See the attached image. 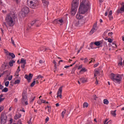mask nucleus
Returning a JSON list of instances; mask_svg holds the SVG:
<instances>
[{
  "label": "nucleus",
  "mask_w": 124,
  "mask_h": 124,
  "mask_svg": "<svg viewBox=\"0 0 124 124\" xmlns=\"http://www.w3.org/2000/svg\"><path fill=\"white\" fill-rule=\"evenodd\" d=\"M86 72V69L85 68H82V69H81V70L80 71V72Z\"/></svg>",
  "instance_id": "obj_40"
},
{
  "label": "nucleus",
  "mask_w": 124,
  "mask_h": 124,
  "mask_svg": "<svg viewBox=\"0 0 124 124\" xmlns=\"http://www.w3.org/2000/svg\"><path fill=\"white\" fill-rule=\"evenodd\" d=\"M84 63H86V62H89V59L86 58H84Z\"/></svg>",
  "instance_id": "obj_38"
},
{
  "label": "nucleus",
  "mask_w": 124,
  "mask_h": 124,
  "mask_svg": "<svg viewBox=\"0 0 124 124\" xmlns=\"http://www.w3.org/2000/svg\"><path fill=\"white\" fill-rule=\"evenodd\" d=\"M45 48H46L44 47H41L40 48V51H44V52H45Z\"/></svg>",
  "instance_id": "obj_35"
},
{
  "label": "nucleus",
  "mask_w": 124,
  "mask_h": 124,
  "mask_svg": "<svg viewBox=\"0 0 124 124\" xmlns=\"http://www.w3.org/2000/svg\"><path fill=\"white\" fill-rule=\"evenodd\" d=\"M4 109V107H0V112H1V111H2Z\"/></svg>",
  "instance_id": "obj_47"
},
{
  "label": "nucleus",
  "mask_w": 124,
  "mask_h": 124,
  "mask_svg": "<svg viewBox=\"0 0 124 124\" xmlns=\"http://www.w3.org/2000/svg\"><path fill=\"white\" fill-rule=\"evenodd\" d=\"M3 89V86L0 84V90H2Z\"/></svg>",
  "instance_id": "obj_56"
},
{
  "label": "nucleus",
  "mask_w": 124,
  "mask_h": 124,
  "mask_svg": "<svg viewBox=\"0 0 124 124\" xmlns=\"http://www.w3.org/2000/svg\"><path fill=\"white\" fill-rule=\"evenodd\" d=\"M80 81L82 83H86L87 82V79L85 78H80Z\"/></svg>",
  "instance_id": "obj_19"
},
{
  "label": "nucleus",
  "mask_w": 124,
  "mask_h": 124,
  "mask_svg": "<svg viewBox=\"0 0 124 124\" xmlns=\"http://www.w3.org/2000/svg\"><path fill=\"white\" fill-rule=\"evenodd\" d=\"M78 5L79 2H78V0H73L72 2V9L71 10V15H72V16H74V15L76 14Z\"/></svg>",
  "instance_id": "obj_3"
},
{
  "label": "nucleus",
  "mask_w": 124,
  "mask_h": 124,
  "mask_svg": "<svg viewBox=\"0 0 124 124\" xmlns=\"http://www.w3.org/2000/svg\"><path fill=\"white\" fill-rule=\"evenodd\" d=\"M94 44L93 43V42H92L90 45V47L91 48V49H94V47H93V45Z\"/></svg>",
  "instance_id": "obj_29"
},
{
  "label": "nucleus",
  "mask_w": 124,
  "mask_h": 124,
  "mask_svg": "<svg viewBox=\"0 0 124 124\" xmlns=\"http://www.w3.org/2000/svg\"><path fill=\"white\" fill-rule=\"evenodd\" d=\"M99 73V71L97 69H95V74H94V77H96V75L98 74Z\"/></svg>",
  "instance_id": "obj_23"
},
{
  "label": "nucleus",
  "mask_w": 124,
  "mask_h": 124,
  "mask_svg": "<svg viewBox=\"0 0 124 124\" xmlns=\"http://www.w3.org/2000/svg\"><path fill=\"white\" fill-rule=\"evenodd\" d=\"M41 24H42V22L40 21V20H35L31 23V26H33V25L35 24L36 27H38L41 26Z\"/></svg>",
  "instance_id": "obj_9"
},
{
  "label": "nucleus",
  "mask_w": 124,
  "mask_h": 124,
  "mask_svg": "<svg viewBox=\"0 0 124 124\" xmlns=\"http://www.w3.org/2000/svg\"><path fill=\"white\" fill-rule=\"evenodd\" d=\"M9 56L12 57L13 59H14V58H15V54H14V53H9Z\"/></svg>",
  "instance_id": "obj_26"
},
{
  "label": "nucleus",
  "mask_w": 124,
  "mask_h": 124,
  "mask_svg": "<svg viewBox=\"0 0 124 124\" xmlns=\"http://www.w3.org/2000/svg\"><path fill=\"white\" fill-rule=\"evenodd\" d=\"M17 124H22V121H21V120H19L17 122Z\"/></svg>",
  "instance_id": "obj_60"
},
{
  "label": "nucleus",
  "mask_w": 124,
  "mask_h": 124,
  "mask_svg": "<svg viewBox=\"0 0 124 124\" xmlns=\"http://www.w3.org/2000/svg\"><path fill=\"white\" fill-rule=\"evenodd\" d=\"M20 71H21V69H20V66H18L16 72H18L19 73V72H20Z\"/></svg>",
  "instance_id": "obj_42"
},
{
  "label": "nucleus",
  "mask_w": 124,
  "mask_h": 124,
  "mask_svg": "<svg viewBox=\"0 0 124 124\" xmlns=\"http://www.w3.org/2000/svg\"><path fill=\"white\" fill-rule=\"evenodd\" d=\"M108 35H109V36H111V35H113V32H109Z\"/></svg>",
  "instance_id": "obj_54"
},
{
  "label": "nucleus",
  "mask_w": 124,
  "mask_h": 124,
  "mask_svg": "<svg viewBox=\"0 0 124 124\" xmlns=\"http://www.w3.org/2000/svg\"><path fill=\"white\" fill-rule=\"evenodd\" d=\"M32 76H33V75L30 73L29 74V75H25L24 78H25V79H27L28 81H31V80L32 79Z\"/></svg>",
  "instance_id": "obj_12"
},
{
  "label": "nucleus",
  "mask_w": 124,
  "mask_h": 124,
  "mask_svg": "<svg viewBox=\"0 0 124 124\" xmlns=\"http://www.w3.org/2000/svg\"><path fill=\"white\" fill-rule=\"evenodd\" d=\"M68 67H70V66L66 65L64 66V68H68Z\"/></svg>",
  "instance_id": "obj_64"
},
{
  "label": "nucleus",
  "mask_w": 124,
  "mask_h": 124,
  "mask_svg": "<svg viewBox=\"0 0 124 124\" xmlns=\"http://www.w3.org/2000/svg\"><path fill=\"white\" fill-rule=\"evenodd\" d=\"M13 63H15V61H14V60L10 61L9 62V64L10 66H13Z\"/></svg>",
  "instance_id": "obj_20"
},
{
  "label": "nucleus",
  "mask_w": 124,
  "mask_h": 124,
  "mask_svg": "<svg viewBox=\"0 0 124 124\" xmlns=\"http://www.w3.org/2000/svg\"><path fill=\"white\" fill-rule=\"evenodd\" d=\"M95 62V60L93 59H92L91 61L89 62V63H92V62Z\"/></svg>",
  "instance_id": "obj_44"
},
{
  "label": "nucleus",
  "mask_w": 124,
  "mask_h": 124,
  "mask_svg": "<svg viewBox=\"0 0 124 124\" xmlns=\"http://www.w3.org/2000/svg\"><path fill=\"white\" fill-rule=\"evenodd\" d=\"M14 101H15V102H17V101H18V99H17V98H15Z\"/></svg>",
  "instance_id": "obj_63"
},
{
  "label": "nucleus",
  "mask_w": 124,
  "mask_h": 124,
  "mask_svg": "<svg viewBox=\"0 0 124 124\" xmlns=\"http://www.w3.org/2000/svg\"><path fill=\"white\" fill-rule=\"evenodd\" d=\"M65 113H66V109H64V110L62 112V119L64 118V115H65Z\"/></svg>",
  "instance_id": "obj_21"
},
{
  "label": "nucleus",
  "mask_w": 124,
  "mask_h": 124,
  "mask_svg": "<svg viewBox=\"0 0 124 124\" xmlns=\"http://www.w3.org/2000/svg\"><path fill=\"white\" fill-rule=\"evenodd\" d=\"M83 67V65H80V66H79L78 69H81V68H82Z\"/></svg>",
  "instance_id": "obj_57"
},
{
  "label": "nucleus",
  "mask_w": 124,
  "mask_h": 124,
  "mask_svg": "<svg viewBox=\"0 0 124 124\" xmlns=\"http://www.w3.org/2000/svg\"><path fill=\"white\" fill-rule=\"evenodd\" d=\"M103 103H104V104H106V105H107L108 104H109V101H108V100H107L106 99H105L103 100Z\"/></svg>",
  "instance_id": "obj_22"
},
{
  "label": "nucleus",
  "mask_w": 124,
  "mask_h": 124,
  "mask_svg": "<svg viewBox=\"0 0 124 124\" xmlns=\"http://www.w3.org/2000/svg\"><path fill=\"white\" fill-rule=\"evenodd\" d=\"M121 11L124 12V3H122V6L120 9Z\"/></svg>",
  "instance_id": "obj_31"
},
{
  "label": "nucleus",
  "mask_w": 124,
  "mask_h": 124,
  "mask_svg": "<svg viewBox=\"0 0 124 124\" xmlns=\"http://www.w3.org/2000/svg\"><path fill=\"white\" fill-rule=\"evenodd\" d=\"M20 82H21V80H20V79H17L15 80L14 84L15 85H17V84H20Z\"/></svg>",
  "instance_id": "obj_27"
},
{
  "label": "nucleus",
  "mask_w": 124,
  "mask_h": 124,
  "mask_svg": "<svg viewBox=\"0 0 124 124\" xmlns=\"http://www.w3.org/2000/svg\"><path fill=\"white\" fill-rule=\"evenodd\" d=\"M108 17L109 20H113V16H112V11H110L108 14Z\"/></svg>",
  "instance_id": "obj_18"
},
{
  "label": "nucleus",
  "mask_w": 124,
  "mask_h": 124,
  "mask_svg": "<svg viewBox=\"0 0 124 124\" xmlns=\"http://www.w3.org/2000/svg\"><path fill=\"white\" fill-rule=\"evenodd\" d=\"M94 45H96V46H99L100 45V42H94Z\"/></svg>",
  "instance_id": "obj_30"
},
{
  "label": "nucleus",
  "mask_w": 124,
  "mask_h": 124,
  "mask_svg": "<svg viewBox=\"0 0 124 124\" xmlns=\"http://www.w3.org/2000/svg\"><path fill=\"white\" fill-rule=\"evenodd\" d=\"M85 23V20H79L75 24L77 27H81Z\"/></svg>",
  "instance_id": "obj_13"
},
{
  "label": "nucleus",
  "mask_w": 124,
  "mask_h": 124,
  "mask_svg": "<svg viewBox=\"0 0 124 124\" xmlns=\"http://www.w3.org/2000/svg\"><path fill=\"white\" fill-rule=\"evenodd\" d=\"M37 103L40 105H41V104H42V103L41 102L40 99L37 101Z\"/></svg>",
  "instance_id": "obj_43"
},
{
  "label": "nucleus",
  "mask_w": 124,
  "mask_h": 124,
  "mask_svg": "<svg viewBox=\"0 0 124 124\" xmlns=\"http://www.w3.org/2000/svg\"><path fill=\"white\" fill-rule=\"evenodd\" d=\"M83 106V108H87L89 107V104L87 102L84 103Z\"/></svg>",
  "instance_id": "obj_24"
},
{
  "label": "nucleus",
  "mask_w": 124,
  "mask_h": 124,
  "mask_svg": "<svg viewBox=\"0 0 124 124\" xmlns=\"http://www.w3.org/2000/svg\"><path fill=\"white\" fill-rule=\"evenodd\" d=\"M22 103L23 104L25 103V105H28V100H27V96L26 95V92H23L22 93Z\"/></svg>",
  "instance_id": "obj_8"
},
{
  "label": "nucleus",
  "mask_w": 124,
  "mask_h": 124,
  "mask_svg": "<svg viewBox=\"0 0 124 124\" xmlns=\"http://www.w3.org/2000/svg\"><path fill=\"white\" fill-rule=\"evenodd\" d=\"M30 12V8L27 6L24 7L21 11L20 12L19 16L21 18H24L27 16V15Z\"/></svg>",
  "instance_id": "obj_6"
},
{
  "label": "nucleus",
  "mask_w": 124,
  "mask_h": 124,
  "mask_svg": "<svg viewBox=\"0 0 124 124\" xmlns=\"http://www.w3.org/2000/svg\"><path fill=\"white\" fill-rule=\"evenodd\" d=\"M40 0H27V5L30 8L35 9L38 6L39 1Z\"/></svg>",
  "instance_id": "obj_5"
},
{
  "label": "nucleus",
  "mask_w": 124,
  "mask_h": 124,
  "mask_svg": "<svg viewBox=\"0 0 124 124\" xmlns=\"http://www.w3.org/2000/svg\"><path fill=\"white\" fill-rule=\"evenodd\" d=\"M11 42L12 44H13L14 45H15V43L14 42V40H13L12 38H11Z\"/></svg>",
  "instance_id": "obj_49"
},
{
  "label": "nucleus",
  "mask_w": 124,
  "mask_h": 124,
  "mask_svg": "<svg viewBox=\"0 0 124 124\" xmlns=\"http://www.w3.org/2000/svg\"><path fill=\"white\" fill-rule=\"evenodd\" d=\"M15 76L18 77V76H19V73L18 72H16Z\"/></svg>",
  "instance_id": "obj_45"
},
{
  "label": "nucleus",
  "mask_w": 124,
  "mask_h": 124,
  "mask_svg": "<svg viewBox=\"0 0 124 124\" xmlns=\"http://www.w3.org/2000/svg\"><path fill=\"white\" fill-rule=\"evenodd\" d=\"M54 22L55 23H57L58 24H61V25H62V24L63 23V20L62 19H56L54 21Z\"/></svg>",
  "instance_id": "obj_15"
},
{
  "label": "nucleus",
  "mask_w": 124,
  "mask_h": 124,
  "mask_svg": "<svg viewBox=\"0 0 124 124\" xmlns=\"http://www.w3.org/2000/svg\"><path fill=\"white\" fill-rule=\"evenodd\" d=\"M62 88H63V86L60 87L58 89V91L57 93V97H60V98H62Z\"/></svg>",
  "instance_id": "obj_10"
},
{
  "label": "nucleus",
  "mask_w": 124,
  "mask_h": 124,
  "mask_svg": "<svg viewBox=\"0 0 124 124\" xmlns=\"http://www.w3.org/2000/svg\"><path fill=\"white\" fill-rule=\"evenodd\" d=\"M123 60L121 58V60L119 61L118 63V65H123Z\"/></svg>",
  "instance_id": "obj_33"
},
{
  "label": "nucleus",
  "mask_w": 124,
  "mask_h": 124,
  "mask_svg": "<svg viewBox=\"0 0 124 124\" xmlns=\"http://www.w3.org/2000/svg\"><path fill=\"white\" fill-rule=\"evenodd\" d=\"M98 65H99V63H96L94 65V67L95 68V67H97V66H98Z\"/></svg>",
  "instance_id": "obj_48"
},
{
  "label": "nucleus",
  "mask_w": 124,
  "mask_h": 124,
  "mask_svg": "<svg viewBox=\"0 0 124 124\" xmlns=\"http://www.w3.org/2000/svg\"><path fill=\"white\" fill-rule=\"evenodd\" d=\"M27 62V61L25 59H24V58H21L20 60V63H22V64H26Z\"/></svg>",
  "instance_id": "obj_17"
},
{
  "label": "nucleus",
  "mask_w": 124,
  "mask_h": 124,
  "mask_svg": "<svg viewBox=\"0 0 124 124\" xmlns=\"http://www.w3.org/2000/svg\"><path fill=\"white\" fill-rule=\"evenodd\" d=\"M26 65V64H23V65H21L22 68H25V66Z\"/></svg>",
  "instance_id": "obj_59"
},
{
  "label": "nucleus",
  "mask_w": 124,
  "mask_h": 124,
  "mask_svg": "<svg viewBox=\"0 0 124 124\" xmlns=\"http://www.w3.org/2000/svg\"><path fill=\"white\" fill-rule=\"evenodd\" d=\"M42 78H43V77L41 76V75H39L37 77V79H40V78L42 79Z\"/></svg>",
  "instance_id": "obj_46"
},
{
  "label": "nucleus",
  "mask_w": 124,
  "mask_h": 124,
  "mask_svg": "<svg viewBox=\"0 0 124 124\" xmlns=\"http://www.w3.org/2000/svg\"><path fill=\"white\" fill-rule=\"evenodd\" d=\"M108 42H109V43H112V39H108Z\"/></svg>",
  "instance_id": "obj_50"
},
{
  "label": "nucleus",
  "mask_w": 124,
  "mask_h": 124,
  "mask_svg": "<svg viewBox=\"0 0 124 124\" xmlns=\"http://www.w3.org/2000/svg\"><path fill=\"white\" fill-rule=\"evenodd\" d=\"M110 113L111 114L112 116H113L114 117H116V110L111 111Z\"/></svg>",
  "instance_id": "obj_25"
},
{
  "label": "nucleus",
  "mask_w": 124,
  "mask_h": 124,
  "mask_svg": "<svg viewBox=\"0 0 124 124\" xmlns=\"http://www.w3.org/2000/svg\"><path fill=\"white\" fill-rule=\"evenodd\" d=\"M123 75L111 74L110 78L115 83L120 84L123 79Z\"/></svg>",
  "instance_id": "obj_4"
},
{
  "label": "nucleus",
  "mask_w": 124,
  "mask_h": 124,
  "mask_svg": "<svg viewBox=\"0 0 124 124\" xmlns=\"http://www.w3.org/2000/svg\"><path fill=\"white\" fill-rule=\"evenodd\" d=\"M53 62L54 64L55 68H57V62H56V61L54 60V61H53Z\"/></svg>",
  "instance_id": "obj_39"
},
{
  "label": "nucleus",
  "mask_w": 124,
  "mask_h": 124,
  "mask_svg": "<svg viewBox=\"0 0 124 124\" xmlns=\"http://www.w3.org/2000/svg\"><path fill=\"white\" fill-rule=\"evenodd\" d=\"M36 83V82L35 81H33L31 84V87H33V86H34V85H35V83Z\"/></svg>",
  "instance_id": "obj_34"
},
{
  "label": "nucleus",
  "mask_w": 124,
  "mask_h": 124,
  "mask_svg": "<svg viewBox=\"0 0 124 124\" xmlns=\"http://www.w3.org/2000/svg\"><path fill=\"white\" fill-rule=\"evenodd\" d=\"M5 21L10 27H13L18 22V16L17 14L13 13L12 14H8L5 18Z\"/></svg>",
  "instance_id": "obj_2"
},
{
  "label": "nucleus",
  "mask_w": 124,
  "mask_h": 124,
  "mask_svg": "<svg viewBox=\"0 0 124 124\" xmlns=\"http://www.w3.org/2000/svg\"><path fill=\"white\" fill-rule=\"evenodd\" d=\"M97 30V25L96 23H94L93 26V29L90 32V34L92 35V34H93L94 32H95V31H96Z\"/></svg>",
  "instance_id": "obj_11"
},
{
  "label": "nucleus",
  "mask_w": 124,
  "mask_h": 124,
  "mask_svg": "<svg viewBox=\"0 0 124 124\" xmlns=\"http://www.w3.org/2000/svg\"><path fill=\"white\" fill-rule=\"evenodd\" d=\"M15 0L16 3H19V2H20V0Z\"/></svg>",
  "instance_id": "obj_61"
},
{
  "label": "nucleus",
  "mask_w": 124,
  "mask_h": 124,
  "mask_svg": "<svg viewBox=\"0 0 124 124\" xmlns=\"http://www.w3.org/2000/svg\"><path fill=\"white\" fill-rule=\"evenodd\" d=\"M9 85V81H6L5 83V87H8V86Z\"/></svg>",
  "instance_id": "obj_37"
},
{
  "label": "nucleus",
  "mask_w": 124,
  "mask_h": 124,
  "mask_svg": "<svg viewBox=\"0 0 124 124\" xmlns=\"http://www.w3.org/2000/svg\"><path fill=\"white\" fill-rule=\"evenodd\" d=\"M34 99H35V96L33 97V98H31L30 99V103H32L33 101H34Z\"/></svg>",
  "instance_id": "obj_32"
},
{
  "label": "nucleus",
  "mask_w": 124,
  "mask_h": 124,
  "mask_svg": "<svg viewBox=\"0 0 124 124\" xmlns=\"http://www.w3.org/2000/svg\"><path fill=\"white\" fill-rule=\"evenodd\" d=\"M43 2V4L45 6V7H47L48 5L49 4V1L48 0H42Z\"/></svg>",
  "instance_id": "obj_14"
},
{
  "label": "nucleus",
  "mask_w": 124,
  "mask_h": 124,
  "mask_svg": "<svg viewBox=\"0 0 124 124\" xmlns=\"http://www.w3.org/2000/svg\"><path fill=\"white\" fill-rule=\"evenodd\" d=\"M7 120V116L4 113H2L0 117V123L1 124H5Z\"/></svg>",
  "instance_id": "obj_7"
},
{
  "label": "nucleus",
  "mask_w": 124,
  "mask_h": 124,
  "mask_svg": "<svg viewBox=\"0 0 124 124\" xmlns=\"http://www.w3.org/2000/svg\"><path fill=\"white\" fill-rule=\"evenodd\" d=\"M12 78H13V76H12V75H11V76L8 78V79L9 80V81H11V80H12Z\"/></svg>",
  "instance_id": "obj_41"
},
{
  "label": "nucleus",
  "mask_w": 124,
  "mask_h": 124,
  "mask_svg": "<svg viewBox=\"0 0 124 124\" xmlns=\"http://www.w3.org/2000/svg\"><path fill=\"white\" fill-rule=\"evenodd\" d=\"M2 92L4 93H7V92H8V88L5 87L2 90Z\"/></svg>",
  "instance_id": "obj_28"
},
{
  "label": "nucleus",
  "mask_w": 124,
  "mask_h": 124,
  "mask_svg": "<svg viewBox=\"0 0 124 124\" xmlns=\"http://www.w3.org/2000/svg\"><path fill=\"white\" fill-rule=\"evenodd\" d=\"M108 12H109V10H108L105 14V16H107V15H108Z\"/></svg>",
  "instance_id": "obj_51"
},
{
  "label": "nucleus",
  "mask_w": 124,
  "mask_h": 124,
  "mask_svg": "<svg viewBox=\"0 0 124 124\" xmlns=\"http://www.w3.org/2000/svg\"><path fill=\"white\" fill-rule=\"evenodd\" d=\"M3 100H4V98L0 97V102H1V101H3Z\"/></svg>",
  "instance_id": "obj_55"
},
{
  "label": "nucleus",
  "mask_w": 124,
  "mask_h": 124,
  "mask_svg": "<svg viewBox=\"0 0 124 124\" xmlns=\"http://www.w3.org/2000/svg\"><path fill=\"white\" fill-rule=\"evenodd\" d=\"M91 9V4L89 0H83L79 5L78 13L76 15V18L79 20L85 21L84 16L82 15L88 12Z\"/></svg>",
  "instance_id": "obj_1"
},
{
  "label": "nucleus",
  "mask_w": 124,
  "mask_h": 124,
  "mask_svg": "<svg viewBox=\"0 0 124 124\" xmlns=\"http://www.w3.org/2000/svg\"><path fill=\"white\" fill-rule=\"evenodd\" d=\"M51 109H52V108H49L47 109L48 113H51Z\"/></svg>",
  "instance_id": "obj_58"
},
{
  "label": "nucleus",
  "mask_w": 124,
  "mask_h": 124,
  "mask_svg": "<svg viewBox=\"0 0 124 124\" xmlns=\"http://www.w3.org/2000/svg\"><path fill=\"white\" fill-rule=\"evenodd\" d=\"M46 52H51V49L49 48H45Z\"/></svg>",
  "instance_id": "obj_36"
},
{
  "label": "nucleus",
  "mask_w": 124,
  "mask_h": 124,
  "mask_svg": "<svg viewBox=\"0 0 124 124\" xmlns=\"http://www.w3.org/2000/svg\"><path fill=\"white\" fill-rule=\"evenodd\" d=\"M46 123H47V122H49V118L47 117L46 119Z\"/></svg>",
  "instance_id": "obj_52"
},
{
  "label": "nucleus",
  "mask_w": 124,
  "mask_h": 124,
  "mask_svg": "<svg viewBox=\"0 0 124 124\" xmlns=\"http://www.w3.org/2000/svg\"><path fill=\"white\" fill-rule=\"evenodd\" d=\"M40 100H41V102H42V103H45V101L42 99H40Z\"/></svg>",
  "instance_id": "obj_53"
},
{
  "label": "nucleus",
  "mask_w": 124,
  "mask_h": 124,
  "mask_svg": "<svg viewBox=\"0 0 124 124\" xmlns=\"http://www.w3.org/2000/svg\"><path fill=\"white\" fill-rule=\"evenodd\" d=\"M10 122L12 124L13 123V119L10 118Z\"/></svg>",
  "instance_id": "obj_62"
},
{
  "label": "nucleus",
  "mask_w": 124,
  "mask_h": 124,
  "mask_svg": "<svg viewBox=\"0 0 124 124\" xmlns=\"http://www.w3.org/2000/svg\"><path fill=\"white\" fill-rule=\"evenodd\" d=\"M21 117H22V114L18 113L14 116V119L15 120H18V119H19V118H21Z\"/></svg>",
  "instance_id": "obj_16"
}]
</instances>
